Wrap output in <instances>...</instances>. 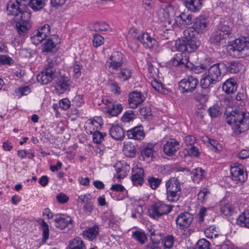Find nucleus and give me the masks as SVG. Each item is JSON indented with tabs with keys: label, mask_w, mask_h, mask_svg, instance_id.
<instances>
[{
	"label": "nucleus",
	"mask_w": 249,
	"mask_h": 249,
	"mask_svg": "<svg viewBox=\"0 0 249 249\" xmlns=\"http://www.w3.org/2000/svg\"><path fill=\"white\" fill-rule=\"evenodd\" d=\"M21 0H10L7 4V14L13 16L16 22L18 34L24 36L31 26L29 23L31 13L29 11L23 10Z\"/></svg>",
	"instance_id": "obj_1"
},
{
	"label": "nucleus",
	"mask_w": 249,
	"mask_h": 249,
	"mask_svg": "<svg viewBox=\"0 0 249 249\" xmlns=\"http://www.w3.org/2000/svg\"><path fill=\"white\" fill-rule=\"evenodd\" d=\"M202 70L208 69V71L203 75L200 81L202 88L206 89L211 85H213L220 81L223 75L226 72V65L223 62L214 64L211 58L206 59L200 65Z\"/></svg>",
	"instance_id": "obj_2"
},
{
	"label": "nucleus",
	"mask_w": 249,
	"mask_h": 249,
	"mask_svg": "<svg viewBox=\"0 0 249 249\" xmlns=\"http://www.w3.org/2000/svg\"><path fill=\"white\" fill-rule=\"evenodd\" d=\"M192 29H187L184 31L185 38L182 41L176 43L178 50L182 53H178L173 60V64L175 66L184 65L187 63V60L185 52L191 53L196 51L200 45V42L196 39Z\"/></svg>",
	"instance_id": "obj_3"
},
{
	"label": "nucleus",
	"mask_w": 249,
	"mask_h": 249,
	"mask_svg": "<svg viewBox=\"0 0 249 249\" xmlns=\"http://www.w3.org/2000/svg\"><path fill=\"white\" fill-rule=\"evenodd\" d=\"M249 114L239 110H232L229 113L226 111V122L231 126L237 134H240L249 128Z\"/></svg>",
	"instance_id": "obj_4"
},
{
	"label": "nucleus",
	"mask_w": 249,
	"mask_h": 249,
	"mask_svg": "<svg viewBox=\"0 0 249 249\" xmlns=\"http://www.w3.org/2000/svg\"><path fill=\"white\" fill-rule=\"evenodd\" d=\"M59 59V58L54 57L48 62L43 71L37 75L36 79L38 82L46 85L51 82L57 76L55 66L58 64Z\"/></svg>",
	"instance_id": "obj_5"
},
{
	"label": "nucleus",
	"mask_w": 249,
	"mask_h": 249,
	"mask_svg": "<svg viewBox=\"0 0 249 249\" xmlns=\"http://www.w3.org/2000/svg\"><path fill=\"white\" fill-rule=\"evenodd\" d=\"M231 24L228 21L223 19L220 20L217 26L216 31L210 38L212 43L218 45L222 40L226 39L231 34Z\"/></svg>",
	"instance_id": "obj_6"
},
{
	"label": "nucleus",
	"mask_w": 249,
	"mask_h": 249,
	"mask_svg": "<svg viewBox=\"0 0 249 249\" xmlns=\"http://www.w3.org/2000/svg\"><path fill=\"white\" fill-rule=\"evenodd\" d=\"M230 52L235 57H244L249 55V41L246 38L236 39L231 46Z\"/></svg>",
	"instance_id": "obj_7"
},
{
	"label": "nucleus",
	"mask_w": 249,
	"mask_h": 249,
	"mask_svg": "<svg viewBox=\"0 0 249 249\" xmlns=\"http://www.w3.org/2000/svg\"><path fill=\"white\" fill-rule=\"evenodd\" d=\"M182 184L176 178H171L166 182L167 199L170 202L178 200L181 193Z\"/></svg>",
	"instance_id": "obj_8"
},
{
	"label": "nucleus",
	"mask_w": 249,
	"mask_h": 249,
	"mask_svg": "<svg viewBox=\"0 0 249 249\" xmlns=\"http://www.w3.org/2000/svg\"><path fill=\"white\" fill-rule=\"evenodd\" d=\"M172 210V206L165 204L162 202L154 204L149 210V215L155 219L169 213Z\"/></svg>",
	"instance_id": "obj_9"
},
{
	"label": "nucleus",
	"mask_w": 249,
	"mask_h": 249,
	"mask_svg": "<svg viewBox=\"0 0 249 249\" xmlns=\"http://www.w3.org/2000/svg\"><path fill=\"white\" fill-rule=\"evenodd\" d=\"M128 36L135 38L136 40H139L144 47L149 49L153 48L154 47L157 46L158 44L157 40L152 37L147 33H143L138 36L137 32L133 30L129 32Z\"/></svg>",
	"instance_id": "obj_10"
},
{
	"label": "nucleus",
	"mask_w": 249,
	"mask_h": 249,
	"mask_svg": "<svg viewBox=\"0 0 249 249\" xmlns=\"http://www.w3.org/2000/svg\"><path fill=\"white\" fill-rule=\"evenodd\" d=\"M123 63V54L121 52L115 51L107 61L106 67L113 72L114 71H118L122 67Z\"/></svg>",
	"instance_id": "obj_11"
},
{
	"label": "nucleus",
	"mask_w": 249,
	"mask_h": 249,
	"mask_svg": "<svg viewBox=\"0 0 249 249\" xmlns=\"http://www.w3.org/2000/svg\"><path fill=\"white\" fill-rule=\"evenodd\" d=\"M198 83L197 79L192 75L181 80L178 84L179 89L182 92H192L194 91Z\"/></svg>",
	"instance_id": "obj_12"
},
{
	"label": "nucleus",
	"mask_w": 249,
	"mask_h": 249,
	"mask_svg": "<svg viewBox=\"0 0 249 249\" xmlns=\"http://www.w3.org/2000/svg\"><path fill=\"white\" fill-rule=\"evenodd\" d=\"M50 34V27L48 24H44L38 28L31 37L33 43L37 45L42 42Z\"/></svg>",
	"instance_id": "obj_13"
},
{
	"label": "nucleus",
	"mask_w": 249,
	"mask_h": 249,
	"mask_svg": "<svg viewBox=\"0 0 249 249\" xmlns=\"http://www.w3.org/2000/svg\"><path fill=\"white\" fill-rule=\"evenodd\" d=\"M209 21L202 17H198L196 18L193 21L192 33H194V30L197 34H202L206 32L209 28Z\"/></svg>",
	"instance_id": "obj_14"
},
{
	"label": "nucleus",
	"mask_w": 249,
	"mask_h": 249,
	"mask_svg": "<svg viewBox=\"0 0 249 249\" xmlns=\"http://www.w3.org/2000/svg\"><path fill=\"white\" fill-rule=\"evenodd\" d=\"M103 124V120L101 117H95L93 120L89 119L85 123L86 132L89 134L100 130Z\"/></svg>",
	"instance_id": "obj_15"
},
{
	"label": "nucleus",
	"mask_w": 249,
	"mask_h": 249,
	"mask_svg": "<svg viewBox=\"0 0 249 249\" xmlns=\"http://www.w3.org/2000/svg\"><path fill=\"white\" fill-rule=\"evenodd\" d=\"M144 95L141 91H133L128 95V105L130 108H136L145 100Z\"/></svg>",
	"instance_id": "obj_16"
},
{
	"label": "nucleus",
	"mask_w": 249,
	"mask_h": 249,
	"mask_svg": "<svg viewBox=\"0 0 249 249\" xmlns=\"http://www.w3.org/2000/svg\"><path fill=\"white\" fill-rule=\"evenodd\" d=\"M194 217L189 213H180L176 218V222L179 228L183 229L188 227L192 223Z\"/></svg>",
	"instance_id": "obj_17"
},
{
	"label": "nucleus",
	"mask_w": 249,
	"mask_h": 249,
	"mask_svg": "<svg viewBox=\"0 0 249 249\" xmlns=\"http://www.w3.org/2000/svg\"><path fill=\"white\" fill-rule=\"evenodd\" d=\"M231 178L235 183L238 182H245L247 178V174L240 166L232 167L231 168Z\"/></svg>",
	"instance_id": "obj_18"
},
{
	"label": "nucleus",
	"mask_w": 249,
	"mask_h": 249,
	"mask_svg": "<svg viewBox=\"0 0 249 249\" xmlns=\"http://www.w3.org/2000/svg\"><path fill=\"white\" fill-rule=\"evenodd\" d=\"M143 169L138 165H135L132 169L131 180L134 185H141L143 182Z\"/></svg>",
	"instance_id": "obj_19"
},
{
	"label": "nucleus",
	"mask_w": 249,
	"mask_h": 249,
	"mask_svg": "<svg viewBox=\"0 0 249 249\" xmlns=\"http://www.w3.org/2000/svg\"><path fill=\"white\" fill-rule=\"evenodd\" d=\"M60 43V39L58 36L52 35L44 43L43 50L45 52H52L57 50V45Z\"/></svg>",
	"instance_id": "obj_20"
},
{
	"label": "nucleus",
	"mask_w": 249,
	"mask_h": 249,
	"mask_svg": "<svg viewBox=\"0 0 249 249\" xmlns=\"http://www.w3.org/2000/svg\"><path fill=\"white\" fill-rule=\"evenodd\" d=\"M192 16L191 15H186L182 13L179 15L176 16L175 18V24L178 27L184 28L192 24Z\"/></svg>",
	"instance_id": "obj_21"
},
{
	"label": "nucleus",
	"mask_w": 249,
	"mask_h": 249,
	"mask_svg": "<svg viewBox=\"0 0 249 249\" xmlns=\"http://www.w3.org/2000/svg\"><path fill=\"white\" fill-rule=\"evenodd\" d=\"M179 148V142L174 139H170L164 144L163 151L167 156H171L174 155Z\"/></svg>",
	"instance_id": "obj_22"
},
{
	"label": "nucleus",
	"mask_w": 249,
	"mask_h": 249,
	"mask_svg": "<svg viewBox=\"0 0 249 249\" xmlns=\"http://www.w3.org/2000/svg\"><path fill=\"white\" fill-rule=\"evenodd\" d=\"M126 135L129 139L135 140H143L145 137V134L142 125L134 127L127 130Z\"/></svg>",
	"instance_id": "obj_23"
},
{
	"label": "nucleus",
	"mask_w": 249,
	"mask_h": 249,
	"mask_svg": "<svg viewBox=\"0 0 249 249\" xmlns=\"http://www.w3.org/2000/svg\"><path fill=\"white\" fill-rule=\"evenodd\" d=\"M77 201L83 205L84 211L86 213H90L93 210V203L89 194L82 195L78 196Z\"/></svg>",
	"instance_id": "obj_24"
},
{
	"label": "nucleus",
	"mask_w": 249,
	"mask_h": 249,
	"mask_svg": "<svg viewBox=\"0 0 249 249\" xmlns=\"http://www.w3.org/2000/svg\"><path fill=\"white\" fill-rule=\"evenodd\" d=\"M71 82L67 77H61L55 86V89L58 94H63L69 90Z\"/></svg>",
	"instance_id": "obj_25"
},
{
	"label": "nucleus",
	"mask_w": 249,
	"mask_h": 249,
	"mask_svg": "<svg viewBox=\"0 0 249 249\" xmlns=\"http://www.w3.org/2000/svg\"><path fill=\"white\" fill-rule=\"evenodd\" d=\"M54 221L55 226L61 230L64 229L71 225V218L64 214L59 215L54 219Z\"/></svg>",
	"instance_id": "obj_26"
},
{
	"label": "nucleus",
	"mask_w": 249,
	"mask_h": 249,
	"mask_svg": "<svg viewBox=\"0 0 249 249\" xmlns=\"http://www.w3.org/2000/svg\"><path fill=\"white\" fill-rule=\"evenodd\" d=\"M237 88L236 81L233 78L227 79L223 84L222 89L228 94L235 93Z\"/></svg>",
	"instance_id": "obj_27"
},
{
	"label": "nucleus",
	"mask_w": 249,
	"mask_h": 249,
	"mask_svg": "<svg viewBox=\"0 0 249 249\" xmlns=\"http://www.w3.org/2000/svg\"><path fill=\"white\" fill-rule=\"evenodd\" d=\"M183 3L188 10L196 12L202 7V0H183Z\"/></svg>",
	"instance_id": "obj_28"
},
{
	"label": "nucleus",
	"mask_w": 249,
	"mask_h": 249,
	"mask_svg": "<svg viewBox=\"0 0 249 249\" xmlns=\"http://www.w3.org/2000/svg\"><path fill=\"white\" fill-rule=\"evenodd\" d=\"M106 105L107 113L112 116L118 115L123 109L121 104L115 105L114 103L108 100H106Z\"/></svg>",
	"instance_id": "obj_29"
},
{
	"label": "nucleus",
	"mask_w": 249,
	"mask_h": 249,
	"mask_svg": "<svg viewBox=\"0 0 249 249\" xmlns=\"http://www.w3.org/2000/svg\"><path fill=\"white\" fill-rule=\"evenodd\" d=\"M219 206L221 214L224 215H231L234 212V208L232 205L226 199L221 200L219 202Z\"/></svg>",
	"instance_id": "obj_30"
},
{
	"label": "nucleus",
	"mask_w": 249,
	"mask_h": 249,
	"mask_svg": "<svg viewBox=\"0 0 249 249\" xmlns=\"http://www.w3.org/2000/svg\"><path fill=\"white\" fill-rule=\"evenodd\" d=\"M156 143H148L141 151V154L144 160L152 158L156 152L155 149Z\"/></svg>",
	"instance_id": "obj_31"
},
{
	"label": "nucleus",
	"mask_w": 249,
	"mask_h": 249,
	"mask_svg": "<svg viewBox=\"0 0 249 249\" xmlns=\"http://www.w3.org/2000/svg\"><path fill=\"white\" fill-rule=\"evenodd\" d=\"M110 136L116 140H122L124 137L123 129L118 125H112L109 130Z\"/></svg>",
	"instance_id": "obj_32"
},
{
	"label": "nucleus",
	"mask_w": 249,
	"mask_h": 249,
	"mask_svg": "<svg viewBox=\"0 0 249 249\" xmlns=\"http://www.w3.org/2000/svg\"><path fill=\"white\" fill-rule=\"evenodd\" d=\"M115 168L116 171L115 176L119 179L125 177L130 169L129 166L125 163H124V165L122 164L121 163H117L115 166Z\"/></svg>",
	"instance_id": "obj_33"
},
{
	"label": "nucleus",
	"mask_w": 249,
	"mask_h": 249,
	"mask_svg": "<svg viewBox=\"0 0 249 249\" xmlns=\"http://www.w3.org/2000/svg\"><path fill=\"white\" fill-rule=\"evenodd\" d=\"M99 233V227L97 225H94L91 228L83 232V235L85 239L92 241L95 239Z\"/></svg>",
	"instance_id": "obj_34"
},
{
	"label": "nucleus",
	"mask_w": 249,
	"mask_h": 249,
	"mask_svg": "<svg viewBox=\"0 0 249 249\" xmlns=\"http://www.w3.org/2000/svg\"><path fill=\"white\" fill-rule=\"evenodd\" d=\"M205 171L201 168L194 169L192 171V178L195 183H199L205 178Z\"/></svg>",
	"instance_id": "obj_35"
},
{
	"label": "nucleus",
	"mask_w": 249,
	"mask_h": 249,
	"mask_svg": "<svg viewBox=\"0 0 249 249\" xmlns=\"http://www.w3.org/2000/svg\"><path fill=\"white\" fill-rule=\"evenodd\" d=\"M67 249H86V248L83 241L79 237H76L69 242Z\"/></svg>",
	"instance_id": "obj_36"
},
{
	"label": "nucleus",
	"mask_w": 249,
	"mask_h": 249,
	"mask_svg": "<svg viewBox=\"0 0 249 249\" xmlns=\"http://www.w3.org/2000/svg\"><path fill=\"white\" fill-rule=\"evenodd\" d=\"M236 223L241 227L249 228V213L244 212L240 215Z\"/></svg>",
	"instance_id": "obj_37"
},
{
	"label": "nucleus",
	"mask_w": 249,
	"mask_h": 249,
	"mask_svg": "<svg viewBox=\"0 0 249 249\" xmlns=\"http://www.w3.org/2000/svg\"><path fill=\"white\" fill-rule=\"evenodd\" d=\"M123 150L124 155L127 157H133L135 155L136 148L130 142H124Z\"/></svg>",
	"instance_id": "obj_38"
},
{
	"label": "nucleus",
	"mask_w": 249,
	"mask_h": 249,
	"mask_svg": "<svg viewBox=\"0 0 249 249\" xmlns=\"http://www.w3.org/2000/svg\"><path fill=\"white\" fill-rule=\"evenodd\" d=\"M226 67V71H229L231 73H237L242 68V65L238 61L230 62Z\"/></svg>",
	"instance_id": "obj_39"
},
{
	"label": "nucleus",
	"mask_w": 249,
	"mask_h": 249,
	"mask_svg": "<svg viewBox=\"0 0 249 249\" xmlns=\"http://www.w3.org/2000/svg\"><path fill=\"white\" fill-rule=\"evenodd\" d=\"M132 237L141 244H144L147 240V236L144 232L137 231L133 232Z\"/></svg>",
	"instance_id": "obj_40"
},
{
	"label": "nucleus",
	"mask_w": 249,
	"mask_h": 249,
	"mask_svg": "<svg viewBox=\"0 0 249 249\" xmlns=\"http://www.w3.org/2000/svg\"><path fill=\"white\" fill-rule=\"evenodd\" d=\"M45 5V0H30L29 6L35 11L42 9Z\"/></svg>",
	"instance_id": "obj_41"
},
{
	"label": "nucleus",
	"mask_w": 249,
	"mask_h": 249,
	"mask_svg": "<svg viewBox=\"0 0 249 249\" xmlns=\"http://www.w3.org/2000/svg\"><path fill=\"white\" fill-rule=\"evenodd\" d=\"M132 73L131 70L128 68H124L121 70L118 76L122 81H125L131 77Z\"/></svg>",
	"instance_id": "obj_42"
},
{
	"label": "nucleus",
	"mask_w": 249,
	"mask_h": 249,
	"mask_svg": "<svg viewBox=\"0 0 249 249\" xmlns=\"http://www.w3.org/2000/svg\"><path fill=\"white\" fill-rule=\"evenodd\" d=\"M148 184L152 189H157L161 182V179L159 178L149 177L147 179Z\"/></svg>",
	"instance_id": "obj_43"
},
{
	"label": "nucleus",
	"mask_w": 249,
	"mask_h": 249,
	"mask_svg": "<svg viewBox=\"0 0 249 249\" xmlns=\"http://www.w3.org/2000/svg\"><path fill=\"white\" fill-rule=\"evenodd\" d=\"M31 92V89L29 86H24L18 88L16 89V95L20 97L23 95H27Z\"/></svg>",
	"instance_id": "obj_44"
},
{
	"label": "nucleus",
	"mask_w": 249,
	"mask_h": 249,
	"mask_svg": "<svg viewBox=\"0 0 249 249\" xmlns=\"http://www.w3.org/2000/svg\"><path fill=\"white\" fill-rule=\"evenodd\" d=\"M92 139L94 142L99 143L102 142L104 140L105 137L106 136V134L99 132V130L93 133Z\"/></svg>",
	"instance_id": "obj_45"
},
{
	"label": "nucleus",
	"mask_w": 249,
	"mask_h": 249,
	"mask_svg": "<svg viewBox=\"0 0 249 249\" xmlns=\"http://www.w3.org/2000/svg\"><path fill=\"white\" fill-rule=\"evenodd\" d=\"M159 69L151 64L148 65V76L152 79H156L158 77Z\"/></svg>",
	"instance_id": "obj_46"
},
{
	"label": "nucleus",
	"mask_w": 249,
	"mask_h": 249,
	"mask_svg": "<svg viewBox=\"0 0 249 249\" xmlns=\"http://www.w3.org/2000/svg\"><path fill=\"white\" fill-rule=\"evenodd\" d=\"M196 249H210V243L205 239H201L197 241Z\"/></svg>",
	"instance_id": "obj_47"
},
{
	"label": "nucleus",
	"mask_w": 249,
	"mask_h": 249,
	"mask_svg": "<svg viewBox=\"0 0 249 249\" xmlns=\"http://www.w3.org/2000/svg\"><path fill=\"white\" fill-rule=\"evenodd\" d=\"M82 68V65L81 64L80 62L76 61L73 64V76L77 78L81 75V70Z\"/></svg>",
	"instance_id": "obj_48"
},
{
	"label": "nucleus",
	"mask_w": 249,
	"mask_h": 249,
	"mask_svg": "<svg viewBox=\"0 0 249 249\" xmlns=\"http://www.w3.org/2000/svg\"><path fill=\"white\" fill-rule=\"evenodd\" d=\"M135 118L133 111L128 110L126 111L122 117V120L124 123H128L132 121Z\"/></svg>",
	"instance_id": "obj_49"
},
{
	"label": "nucleus",
	"mask_w": 249,
	"mask_h": 249,
	"mask_svg": "<svg viewBox=\"0 0 249 249\" xmlns=\"http://www.w3.org/2000/svg\"><path fill=\"white\" fill-rule=\"evenodd\" d=\"M206 237L208 238L213 239L216 238L217 234L216 233L215 227H211L207 229L204 232Z\"/></svg>",
	"instance_id": "obj_50"
},
{
	"label": "nucleus",
	"mask_w": 249,
	"mask_h": 249,
	"mask_svg": "<svg viewBox=\"0 0 249 249\" xmlns=\"http://www.w3.org/2000/svg\"><path fill=\"white\" fill-rule=\"evenodd\" d=\"M14 63V60L7 55H0V65H11Z\"/></svg>",
	"instance_id": "obj_51"
},
{
	"label": "nucleus",
	"mask_w": 249,
	"mask_h": 249,
	"mask_svg": "<svg viewBox=\"0 0 249 249\" xmlns=\"http://www.w3.org/2000/svg\"><path fill=\"white\" fill-rule=\"evenodd\" d=\"M209 115L212 117H217L220 114L219 107L218 105H215L210 107L208 110Z\"/></svg>",
	"instance_id": "obj_52"
},
{
	"label": "nucleus",
	"mask_w": 249,
	"mask_h": 249,
	"mask_svg": "<svg viewBox=\"0 0 249 249\" xmlns=\"http://www.w3.org/2000/svg\"><path fill=\"white\" fill-rule=\"evenodd\" d=\"M165 249H170L173 246L174 240L173 236H167L163 241Z\"/></svg>",
	"instance_id": "obj_53"
},
{
	"label": "nucleus",
	"mask_w": 249,
	"mask_h": 249,
	"mask_svg": "<svg viewBox=\"0 0 249 249\" xmlns=\"http://www.w3.org/2000/svg\"><path fill=\"white\" fill-rule=\"evenodd\" d=\"M209 192L207 188H203L198 193V199L201 202L204 201L208 197Z\"/></svg>",
	"instance_id": "obj_54"
},
{
	"label": "nucleus",
	"mask_w": 249,
	"mask_h": 249,
	"mask_svg": "<svg viewBox=\"0 0 249 249\" xmlns=\"http://www.w3.org/2000/svg\"><path fill=\"white\" fill-rule=\"evenodd\" d=\"M160 238L150 237L151 242L148 245V247L150 249H159Z\"/></svg>",
	"instance_id": "obj_55"
},
{
	"label": "nucleus",
	"mask_w": 249,
	"mask_h": 249,
	"mask_svg": "<svg viewBox=\"0 0 249 249\" xmlns=\"http://www.w3.org/2000/svg\"><path fill=\"white\" fill-rule=\"evenodd\" d=\"M109 85L111 91L114 93L117 94H120L121 93L120 88L116 81H111L109 83Z\"/></svg>",
	"instance_id": "obj_56"
},
{
	"label": "nucleus",
	"mask_w": 249,
	"mask_h": 249,
	"mask_svg": "<svg viewBox=\"0 0 249 249\" xmlns=\"http://www.w3.org/2000/svg\"><path fill=\"white\" fill-rule=\"evenodd\" d=\"M206 140L214 148L216 151H221L222 149V145L213 139H209L208 137L205 138Z\"/></svg>",
	"instance_id": "obj_57"
},
{
	"label": "nucleus",
	"mask_w": 249,
	"mask_h": 249,
	"mask_svg": "<svg viewBox=\"0 0 249 249\" xmlns=\"http://www.w3.org/2000/svg\"><path fill=\"white\" fill-rule=\"evenodd\" d=\"M152 87L157 91L160 92L162 91L163 87L161 83L159 82L157 78L156 79H152L150 81Z\"/></svg>",
	"instance_id": "obj_58"
},
{
	"label": "nucleus",
	"mask_w": 249,
	"mask_h": 249,
	"mask_svg": "<svg viewBox=\"0 0 249 249\" xmlns=\"http://www.w3.org/2000/svg\"><path fill=\"white\" fill-rule=\"evenodd\" d=\"M104 40V37L99 35H95L93 36V44L95 47L101 45Z\"/></svg>",
	"instance_id": "obj_59"
},
{
	"label": "nucleus",
	"mask_w": 249,
	"mask_h": 249,
	"mask_svg": "<svg viewBox=\"0 0 249 249\" xmlns=\"http://www.w3.org/2000/svg\"><path fill=\"white\" fill-rule=\"evenodd\" d=\"M41 227L43 230V239L45 241L49 238V227L48 224L44 220L42 221Z\"/></svg>",
	"instance_id": "obj_60"
},
{
	"label": "nucleus",
	"mask_w": 249,
	"mask_h": 249,
	"mask_svg": "<svg viewBox=\"0 0 249 249\" xmlns=\"http://www.w3.org/2000/svg\"><path fill=\"white\" fill-rule=\"evenodd\" d=\"M59 104L60 108L64 110L69 109L70 107V102L66 98L61 100L59 101Z\"/></svg>",
	"instance_id": "obj_61"
},
{
	"label": "nucleus",
	"mask_w": 249,
	"mask_h": 249,
	"mask_svg": "<svg viewBox=\"0 0 249 249\" xmlns=\"http://www.w3.org/2000/svg\"><path fill=\"white\" fill-rule=\"evenodd\" d=\"M94 26L96 30L100 31H107L109 28V26L105 23H97Z\"/></svg>",
	"instance_id": "obj_62"
},
{
	"label": "nucleus",
	"mask_w": 249,
	"mask_h": 249,
	"mask_svg": "<svg viewBox=\"0 0 249 249\" xmlns=\"http://www.w3.org/2000/svg\"><path fill=\"white\" fill-rule=\"evenodd\" d=\"M196 138L192 135L187 136L185 137L184 139V142L186 145L188 146L193 145L195 142H196Z\"/></svg>",
	"instance_id": "obj_63"
},
{
	"label": "nucleus",
	"mask_w": 249,
	"mask_h": 249,
	"mask_svg": "<svg viewBox=\"0 0 249 249\" xmlns=\"http://www.w3.org/2000/svg\"><path fill=\"white\" fill-rule=\"evenodd\" d=\"M56 199L59 203H65L69 200V197L63 193H60L56 196Z\"/></svg>",
	"instance_id": "obj_64"
}]
</instances>
